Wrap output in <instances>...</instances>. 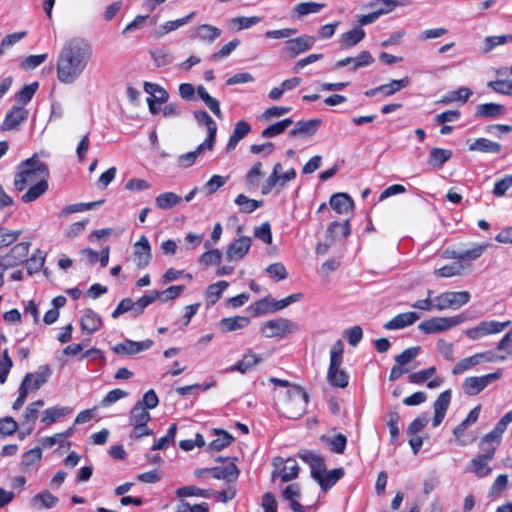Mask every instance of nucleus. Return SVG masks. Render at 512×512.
Wrapping results in <instances>:
<instances>
[{"label":"nucleus","mask_w":512,"mask_h":512,"mask_svg":"<svg viewBox=\"0 0 512 512\" xmlns=\"http://www.w3.org/2000/svg\"><path fill=\"white\" fill-rule=\"evenodd\" d=\"M300 458L309 465L312 478L318 482L325 474L324 458L309 451L301 453Z\"/></svg>","instance_id":"17"},{"label":"nucleus","mask_w":512,"mask_h":512,"mask_svg":"<svg viewBox=\"0 0 512 512\" xmlns=\"http://www.w3.org/2000/svg\"><path fill=\"white\" fill-rule=\"evenodd\" d=\"M71 412V409L69 407H59L54 406L51 408L46 409L43 412V416L41 418V423L45 426H49L56 422L58 419L64 417L65 415L69 414Z\"/></svg>","instance_id":"45"},{"label":"nucleus","mask_w":512,"mask_h":512,"mask_svg":"<svg viewBox=\"0 0 512 512\" xmlns=\"http://www.w3.org/2000/svg\"><path fill=\"white\" fill-rule=\"evenodd\" d=\"M400 416L396 410H390L388 412V421L387 426L390 433V442L392 444L396 443L399 437V424Z\"/></svg>","instance_id":"58"},{"label":"nucleus","mask_w":512,"mask_h":512,"mask_svg":"<svg viewBox=\"0 0 512 512\" xmlns=\"http://www.w3.org/2000/svg\"><path fill=\"white\" fill-rule=\"evenodd\" d=\"M344 345L337 340L330 349V364L327 371V381L330 385L338 388L348 386V374L341 368L343 360Z\"/></svg>","instance_id":"3"},{"label":"nucleus","mask_w":512,"mask_h":512,"mask_svg":"<svg viewBox=\"0 0 512 512\" xmlns=\"http://www.w3.org/2000/svg\"><path fill=\"white\" fill-rule=\"evenodd\" d=\"M512 42V34L499 35V36H487L483 40V52L488 53L497 46H501Z\"/></svg>","instance_id":"52"},{"label":"nucleus","mask_w":512,"mask_h":512,"mask_svg":"<svg viewBox=\"0 0 512 512\" xmlns=\"http://www.w3.org/2000/svg\"><path fill=\"white\" fill-rule=\"evenodd\" d=\"M330 206L339 214H346L353 209L352 198L346 193H336L330 198Z\"/></svg>","instance_id":"31"},{"label":"nucleus","mask_w":512,"mask_h":512,"mask_svg":"<svg viewBox=\"0 0 512 512\" xmlns=\"http://www.w3.org/2000/svg\"><path fill=\"white\" fill-rule=\"evenodd\" d=\"M325 7L323 3L316 2H302L294 7V13L298 18H302L308 14L318 13Z\"/></svg>","instance_id":"53"},{"label":"nucleus","mask_w":512,"mask_h":512,"mask_svg":"<svg viewBox=\"0 0 512 512\" xmlns=\"http://www.w3.org/2000/svg\"><path fill=\"white\" fill-rule=\"evenodd\" d=\"M343 475V468L332 469L329 472L325 471V474H323L321 479L318 481V484L324 491H327L334 486L336 482L343 477Z\"/></svg>","instance_id":"50"},{"label":"nucleus","mask_w":512,"mask_h":512,"mask_svg":"<svg viewBox=\"0 0 512 512\" xmlns=\"http://www.w3.org/2000/svg\"><path fill=\"white\" fill-rule=\"evenodd\" d=\"M468 149L469 151L498 154L501 151V145L487 138H477L469 144Z\"/></svg>","instance_id":"30"},{"label":"nucleus","mask_w":512,"mask_h":512,"mask_svg":"<svg viewBox=\"0 0 512 512\" xmlns=\"http://www.w3.org/2000/svg\"><path fill=\"white\" fill-rule=\"evenodd\" d=\"M229 286L227 281L221 280L217 283L211 284L206 290V298L210 305H214L222 296V293Z\"/></svg>","instance_id":"51"},{"label":"nucleus","mask_w":512,"mask_h":512,"mask_svg":"<svg viewBox=\"0 0 512 512\" xmlns=\"http://www.w3.org/2000/svg\"><path fill=\"white\" fill-rule=\"evenodd\" d=\"M235 203L240 206V211L242 213H252L263 205V201L250 199L243 194H239L236 197Z\"/></svg>","instance_id":"57"},{"label":"nucleus","mask_w":512,"mask_h":512,"mask_svg":"<svg viewBox=\"0 0 512 512\" xmlns=\"http://www.w3.org/2000/svg\"><path fill=\"white\" fill-rule=\"evenodd\" d=\"M315 43V38L309 35H302L290 39V56H296L309 50Z\"/></svg>","instance_id":"36"},{"label":"nucleus","mask_w":512,"mask_h":512,"mask_svg":"<svg viewBox=\"0 0 512 512\" xmlns=\"http://www.w3.org/2000/svg\"><path fill=\"white\" fill-rule=\"evenodd\" d=\"M463 314L450 317H432L419 324V329L425 334H436L454 328L466 321Z\"/></svg>","instance_id":"5"},{"label":"nucleus","mask_w":512,"mask_h":512,"mask_svg":"<svg viewBox=\"0 0 512 512\" xmlns=\"http://www.w3.org/2000/svg\"><path fill=\"white\" fill-rule=\"evenodd\" d=\"M420 315L416 312H405L396 315L390 321L384 324L386 330H399L414 324Z\"/></svg>","instance_id":"23"},{"label":"nucleus","mask_w":512,"mask_h":512,"mask_svg":"<svg viewBox=\"0 0 512 512\" xmlns=\"http://www.w3.org/2000/svg\"><path fill=\"white\" fill-rule=\"evenodd\" d=\"M38 86V82H33L29 85L23 86L16 95L18 102L21 103L22 106L30 102L36 93Z\"/></svg>","instance_id":"59"},{"label":"nucleus","mask_w":512,"mask_h":512,"mask_svg":"<svg viewBox=\"0 0 512 512\" xmlns=\"http://www.w3.org/2000/svg\"><path fill=\"white\" fill-rule=\"evenodd\" d=\"M511 324L510 321L498 322V321H482L475 327L465 330V335L470 340H479L484 336L497 334L502 332L506 327Z\"/></svg>","instance_id":"9"},{"label":"nucleus","mask_w":512,"mask_h":512,"mask_svg":"<svg viewBox=\"0 0 512 512\" xmlns=\"http://www.w3.org/2000/svg\"><path fill=\"white\" fill-rule=\"evenodd\" d=\"M93 56V47L82 37L66 41L56 61L57 79L62 84H73L86 70Z\"/></svg>","instance_id":"1"},{"label":"nucleus","mask_w":512,"mask_h":512,"mask_svg":"<svg viewBox=\"0 0 512 512\" xmlns=\"http://www.w3.org/2000/svg\"><path fill=\"white\" fill-rule=\"evenodd\" d=\"M215 432L218 437L209 444V449L211 451L219 452L231 444L233 437L223 430H215Z\"/></svg>","instance_id":"56"},{"label":"nucleus","mask_w":512,"mask_h":512,"mask_svg":"<svg viewBox=\"0 0 512 512\" xmlns=\"http://www.w3.org/2000/svg\"><path fill=\"white\" fill-rule=\"evenodd\" d=\"M29 116V111L23 106L14 105L6 113L5 118L1 124L3 131L17 130L19 126L24 123Z\"/></svg>","instance_id":"11"},{"label":"nucleus","mask_w":512,"mask_h":512,"mask_svg":"<svg viewBox=\"0 0 512 512\" xmlns=\"http://www.w3.org/2000/svg\"><path fill=\"white\" fill-rule=\"evenodd\" d=\"M152 345L153 341L151 339L139 342L126 339L123 342L116 344L112 350L118 355H135L139 352L150 349Z\"/></svg>","instance_id":"14"},{"label":"nucleus","mask_w":512,"mask_h":512,"mask_svg":"<svg viewBox=\"0 0 512 512\" xmlns=\"http://www.w3.org/2000/svg\"><path fill=\"white\" fill-rule=\"evenodd\" d=\"M286 307H288V297H285L281 300H275L267 296L255 302L254 311L256 315H265L269 313H275Z\"/></svg>","instance_id":"16"},{"label":"nucleus","mask_w":512,"mask_h":512,"mask_svg":"<svg viewBox=\"0 0 512 512\" xmlns=\"http://www.w3.org/2000/svg\"><path fill=\"white\" fill-rule=\"evenodd\" d=\"M298 496V492L295 490L293 485H290V509L293 512H315L313 504H305L302 505L298 501L295 500V497Z\"/></svg>","instance_id":"60"},{"label":"nucleus","mask_w":512,"mask_h":512,"mask_svg":"<svg viewBox=\"0 0 512 512\" xmlns=\"http://www.w3.org/2000/svg\"><path fill=\"white\" fill-rule=\"evenodd\" d=\"M209 470L214 479L225 480L228 483L235 482L240 474L238 467L234 463L224 467H211Z\"/></svg>","instance_id":"26"},{"label":"nucleus","mask_w":512,"mask_h":512,"mask_svg":"<svg viewBox=\"0 0 512 512\" xmlns=\"http://www.w3.org/2000/svg\"><path fill=\"white\" fill-rule=\"evenodd\" d=\"M309 395L301 386L290 384V405L293 406L290 411V419H297L307 411Z\"/></svg>","instance_id":"10"},{"label":"nucleus","mask_w":512,"mask_h":512,"mask_svg":"<svg viewBox=\"0 0 512 512\" xmlns=\"http://www.w3.org/2000/svg\"><path fill=\"white\" fill-rule=\"evenodd\" d=\"M471 294L468 291H447L434 297V307L437 311L459 309L470 301Z\"/></svg>","instance_id":"6"},{"label":"nucleus","mask_w":512,"mask_h":512,"mask_svg":"<svg viewBox=\"0 0 512 512\" xmlns=\"http://www.w3.org/2000/svg\"><path fill=\"white\" fill-rule=\"evenodd\" d=\"M195 14V12H191L183 18L165 22L164 24L159 26L158 30L156 31V36L159 38L166 35L169 32H172L180 28L181 26L190 22L195 17Z\"/></svg>","instance_id":"43"},{"label":"nucleus","mask_w":512,"mask_h":512,"mask_svg":"<svg viewBox=\"0 0 512 512\" xmlns=\"http://www.w3.org/2000/svg\"><path fill=\"white\" fill-rule=\"evenodd\" d=\"M260 332L267 338L283 339L288 335V320L277 318L266 321Z\"/></svg>","instance_id":"13"},{"label":"nucleus","mask_w":512,"mask_h":512,"mask_svg":"<svg viewBox=\"0 0 512 512\" xmlns=\"http://www.w3.org/2000/svg\"><path fill=\"white\" fill-rule=\"evenodd\" d=\"M452 157V151L449 149L433 148L429 153V164L434 168L441 167Z\"/></svg>","instance_id":"46"},{"label":"nucleus","mask_w":512,"mask_h":512,"mask_svg":"<svg viewBox=\"0 0 512 512\" xmlns=\"http://www.w3.org/2000/svg\"><path fill=\"white\" fill-rule=\"evenodd\" d=\"M156 67H165L174 61V56L169 48L159 47L149 51Z\"/></svg>","instance_id":"38"},{"label":"nucleus","mask_w":512,"mask_h":512,"mask_svg":"<svg viewBox=\"0 0 512 512\" xmlns=\"http://www.w3.org/2000/svg\"><path fill=\"white\" fill-rule=\"evenodd\" d=\"M491 460V454H479L477 457L471 460L470 466L466 471L473 472L478 478L485 477L492 471L491 467L488 465L489 461Z\"/></svg>","instance_id":"27"},{"label":"nucleus","mask_w":512,"mask_h":512,"mask_svg":"<svg viewBox=\"0 0 512 512\" xmlns=\"http://www.w3.org/2000/svg\"><path fill=\"white\" fill-rule=\"evenodd\" d=\"M283 167L280 163L275 164L272 173L266 179L262 186L261 193L268 194L273 188L280 186L283 187L288 181V172H282Z\"/></svg>","instance_id":"20"},{"label":"nucleus","mask_w":512,"mask_h":512,"mask_svg":"<svg viewBox=\"0 0 512 512\" xmlns=\"http://www.w3.org/2000/svg\"><path fill=\"white\" fill-rule=\"evenodd\" d=\"M261 357L257 354H254L251 351H248L244 354L242 360L238 361L236 364L232 365L228 368V371H238L242 374L250 371L255 365H257L261 361Z\"/></svg>","instance_id":"34"},{"label":"nucleus","mask_w":512,"mask_h":512,"mask_svg":"<svg viewBox=\"0 0 512 512\" xmlns=\"http://www.w3.org/2000/svg\"><path fill=\"white\" fill-rule=\"evenodd\" d=\"M408 84H409L408 77H404L399 80H392L388 84L380 85V86H378V89H380V92L385 97H389V96L395 94L396 92L402 90L403 88L407 87Z\"/></svg>","instance_id":"55"},{"label":"nucleus","mask_w":512,"mask_h":512,"mask_svg":"<svg viewBox=\"0 0 512 512\" xmlns=\"http://www.w3.org/2000/svg\"><path fill=\"white\" fill-rule=\"evenodd\" d=\"M488 247V243L475 244L470 249L461 252H453L452 258L458 260H476L486 251Z\"/></svg>","instance_id":"41"},{"label":"nucleus","mask_w":512,"mask_h":512,"mask_svg":"<svg viewBox=\"0 0 512 512\" xmlns=\"http://www.w3.org/2000/svg\"><path fill=\"white\" fill-rule=\"evenodd\" d=\"M221 35V29L210 24H201L194 28L191 38L211 44Z\"/></svg>","instance_id":"21"},{"label":"nucleus","mask_w":512,"mask_h":512,"mask_svg":"<svg viewBox=\"0 0 512 512\" xmlns=\"http://www.w3.org/2000/svg\"><path fill=\"white\" fill-rule=\"evenodd\" d=\"M52 371L48 365H43L39 367V370L35 373H27L21 384H24V387L29 391V389L33 391H37L40 387L47 382L48 378L51 376Z\"/></svg>","instance_id":"15"},{"label":"nucleus","mask_w":512,"mask_h":512,"mask_svg":"<svg viewBox=\"0 0 512 512\" xmlns=\"http://www.w3.org/2000/svg\"><path fill=\"white\" fill-rule=\"evenodd\" d=\"M214 145H207V142H202L194 151H190L188 153L182 154L178 157V164L182 167H190L192 166L197 157L203 153L205 150L211 151Z\"/></svg>","instance_id":"40"},{"label":"nucleus","mask_w":512,"mask_h":512,"mask_svg":"<svg viewBox=\"0 0 512 512\" xmlns=\"http://www.w3.org/2000/svg\"><path fill=\"white\" fill-rule=\"evenodd\" d=\"M158 297H160V292L153 290L150 294L140 297L137 301H133V316L138 317L141 315L145 308L152 304Z\"/></svg>","instance_id":"49"},{"label":"nucleus","mask_w":512,"mask_h":512,"mask_svg":"<svg viewBox=\"0 0 512 512\" xmlns=\"http://www.w3.org/2000/svg\"><path fill=\"white\" fill-rule=\"evenodd\" d=\"M58 501L59 499L48 490L36 494L30 500L32 507L36 510L51 509L56 506Z\"/></svg>","instance_id":"32"},{"label":"nucleus","mask_w":512,"mask_h":512,"mask_svg":"<svg viewBox=\"0 0 512 512\" xmlns=\"http://www.w3.org/2000/svg\"><path fill=\"white\" fill-rule=\"evenodd\" d=\"M194 118L198 125L204 126L207 128L208 136L204 140V142H207V145H214L216 140V133H217V124L212 119V117L204 110H196L193 113Z\"/></svg>","instance_id":"19"},{"label":"nucleus","mask_w":512,"mask_h":512,"mask_svg":"<svg viewBox=\"0 0 512 512\" xmlns=\"http://www.w3.org/2000/svg\"><path fill=\"white\" fill-rule=\"evenodd\" d=\"M451 397L452 393L450 389L443 391L434 402V412H441L446 414V411L451 402Z\"/></svg>","instance_id":"63"},{"label":"nucleus","mask_w":512,"mask_h":512,"mask_svg":"<svg viewBox=\"0 0 512 512\" xmlns=\"http://www.w3.org/2000/svg\"><path fill=\"white\" fill-rule=\"evenodd\" d=\"M251 130V126L244 120L238 121L232 131V134L227 143V152L235 149L236 145L242 140Z\"/></svg>","instance_id":"29"},{"label":"nucleus","mask_w":512,"mask_h":512,"mask_svg":"<svg viewBox=\"0 0 512 512\" xmlns=\"http://www.w3.org/2000/svg\"><path fill=\"white\" fill-rule=\"evenodd\" d=\"M501 439L502 435L497 433L495 429L486 434L479 443V447L482 451L480 455L491 454V459H493L495 451L501 443Z\"/></svg>","instance_id":"28"},{"label":"nucleus","mask_w":512,"mask_h":512,"mask_svg":"<svg viewBox=\"0 0 512 512\" xmlns=\"http://www.w3.org/2000/svg\"><path fill=\"white\" fill-rule=\"evenodd\" d=\"M100 315L93 309H86L81 316L80 327L84 333L93 334L102 326Z\"/></svg>","instance_id":"22"},{"label":"nucleus","mask_w":512,"mask_h":512,"mask_svg":"<svg viewBox=\"0 0 512 512\" xmlns=\"http://www.w3.org/2000/svg\"><path fill=\"white\" fill-rule=\"evenodd\" d=\"M506 356L497 355L494 351L488 350L473 354L469 357L461 359L452 369L453 375H460L464 372L474 368L475 366L486 362L503 361Z\"/></svg>","instance_id":"7"},{"label":"nucleus","mask_w":512,"mask_h":512,"mask_svg":"<svg viewBox=\"0 0 512 512\" xmlns=\"http://www.w3.org/2000/svg\"><path fill=\"white\" fill-rule=\"evenodd\" d=\"M463 269H464V266L461 263H453L450 265H445L439 269H436L435 274L438 277L449 278V277L461 275Z\"/></svg>","instance_id":"61"},{"label":"nucleus","mask_w":512,"mask_h":512,"mask_svg":"<svg viewBox=\"0 0 512 512\" xmlns=\"http://www.w3.org/2000/svg\"><path fill=\"white\" fill-rule=\"evenodd\" d=\"M44 401L43 400H37L32 403H30L25 410V413L23 415V425H28V433H31V431L34 428L36 419L38 417L39 409L43 407Z\"/></svg>","instance_id":"42"},{"label":"nucleus","mask_w":512,"mask_h":512,"mask_svg":"<svg viewBox=\"0 0 512 512\" xmlns=\"http://www.w3.org/2000/svg\"><path fill=\"white\" fill-rule=\"evenodd\" d=\"M365 37V31L361 27H356L341 35V45L350 48L357 45Z\"/></svg>","instance_id":"47"},{"label":"nucleus","mask_w":512,"mask_h":512,"mask_svg":"<svg viewBox=\"0 0 512 512\" xmlns=\"http://www.w3.org/2000/svg\"><path fill=\"white\" fill-rule=\"evenodd\" d=\"M250 320L248 317L235 316L229 318H223L219 323V328L222 332H231L242 329L249 324Z\"/></svg>","instance_id":"39"},{"label":"nucleus","mask_w":512,"mask_h":512,"mask_svg":"<svg viewBox=\"0 0 512 512\" xmlns=\"http://www.w3.org/2000/svg\"><path fill=\"white\" fill-rule=\"evenodd\" d=\"M251 246L250 237H240L232 242L226 250V258L229 261L241 260L249 251Z\"/></svg>","instance_id":"18"},{"label":"nucleus","mask_w":512,"mask_h":512,"mask_svg":"<svg viewBox=\"0 0 512 512\" xmlns=\"http://www.w3.org/2000/svg\"><path fill=\"white\" fill-rule=\"evenodd\" d=\"M182 202V198L174 192H164L156 196L155 204L159 209L168 210Z\"/></svg>","instance_id":"44"},{"label":"nucleus","mask_w":512,"mask_h":512,"mask_svg":"<svg viewBox=\"0 0 512 512\" xmlns=\"http://www.w3.org/2000/svg\"><path fill=\"white\" fill-rule=\"evenodd\" d=\"M502 375V370L498 369L493 373H489L483 376L467 377L462 384L463 391L466 395L475 396L482 392L493 381L500 379Z\"/></svg>","instance_id":"8"},{"label":"nucleus","mask_w":512,"mask_h":512,"mask_svg":"<svg viewBox=\"0 0 512 512\" xmlns=\"http://www.w3.org/2000/svg\"><path fill=\"white\" fill-rule=\"evenodd\" d=\"M48 190L47 180H40L37 183L31 185L25 194L22 195L21 199L25 203H30L38 199Z\"/></svg>","instance_id":"48"},{"label":"nucleus","mask_w":512,"mask_h":512,"mask_svg":"<svg viewBox=\"0 0 512 512\" xmlns=\"http://www.w3.org/2000/svg\"><path fill=\"white\" fill-rule=\"evenodd\" d=\"M221 260L222 253L219 249H211L209 251H206L199 258V262L204 264L205 266L218 265L221 262Z\"/></svg>","instance_id":"64"},{"label":"nucleus","mask_w":512,"mask_h":512,"mask_svg":"<svg viewBox=\"0 0 512 512\" xmlns=\"http://www.w3.org/2000/svg\"><path fill=\"white\" fill-rule=\"evenodd\" d=\"M505 112V107L497 103H484L476 107L477 118H498Z\"/></svg>","instance_id":"33"},{"label":"nucleus","mask_w":512,"mask_h":512,"mask_svg":"<svg viewBox=\"0 0 512 512\" xmlns=\"http://www.w3.org/2000/svg\"><path fill=\"white\" fill-rule=\"evenodd\" d=\"M42 450L40 447H35L25 452L22 456L21 465L24 468L30 467L41 460Z\"/></svg>","instance_id":"62"},{"label":"nucleus","mask_w":512,"mask_h":512,"mask_svg":"<svg viewBox=\"0 0 512 512\" xmlns=\"http://www.w3.org/2000/svg\"><path fill=\"white\" fill-rule=\"evenodd\" d=\"M48 176L49 171L46 164L34 155L20 165V171L15 176L14 185L18 191H22L27 185H33L40 180H47Z\"/></svg>","instance_id":"2"},{"label":"nucleus","mask_w":512,"mask_h":512,"mask_svg":"<svg viewBox=\"0 0 512 512\" xmlns=\"http://www.w3.org/2000/svg\"><path fill=\"white\" fill-rule=\"evenodd\" d=\"M30 244L27 242H21L12 247L10 252L5 256V265L9 267L17 266L22 263L28 253H29Z\"/></svg>","instance_id":"25"},{"label":"nucleus","mask_w":512,"mask_h":512,"mask_svg":"<svg viewBox=\"0 0 512 512\" xmlns=\"http://www.w3.org/2000/svg\"><path fill=\"white\" fill-rule=\"evenodd\" d=\"M321 123L322 121L320 119L299 121L295 124L294 128L290 130V136L311 137L316 133Z\"/></svg>","instance_id":"24"},{"label":"nucleus","mask_w":512,"mask_h":512,"mask_svg":"<svg viewBox=\"0 0 512 512\" xmlns=\"http://www.w3.org/2000/svg\"><path fill=\"white\" fill-rule=\"evenodd\" d=\"M472 95V91L467 87H460L457 90L451 91L446 94L441 100V103H450L455 101H460L462 103H466L469 97Z\"/></svg>","instance_id":"54"},{"label":"nucleus","mask_w":512,"mask_h":512,"mask_svg":"<svg viewBox=\"0 0 512 512\" xmlns=\"http://www.w3.org/2000/svg\"><path fill=\"white\" fill-rule=\"evenodd\" d=\"M350 234V225L348 221L339 223L337 221L332 222L326 231V238L330 240V243H334L336 240L346 238Z\"/></svg>","instance_id":"35"},{"label":"nucleus","mask_w":512,"mask_h":512,"mask_svg":"<svg viewBox=\"0 0 512 512\" xmlns=\"http://www.w3.org/2000/svg\"><path fill=\"white\" fill-rule=\"evenodd\" d=\"M150 419V413L140 404L136 403L129 414V425L133 427L131 437L139 439L144 436L152 435L153 431L147 427Z\"/></svg>","instance_id":"4"},{"label":"nucleus","mask_w":512,"mask_h":512,"mask_svg":"<svg viewBox=\"0 0 512 512\" xmlns=\"http://www.w3.org/2000/svg\"><path fill=\"white\" fill-rule=\"evenodd\" d=\"M197 94L201 98V100L205 103V105L209 108V110L220 120L223 119V113L220 109V102L212 97L204 86L199 85L197 87Z\"/></svg>","instance_id":"37"},{"label":"nucleus","mask_w":512,"mask_h":512,"mask_svg":"<svg viewBox=\"0 0 512 512\" xmlns=\"http://www.w3.org/2000/svg\"><path fill=\"white\" fill-rule=\"evenodd\" d=\"M152 258L151 246L144 235L133 246V261L138 268H145Z\"/></svg>","instance_id":"12"}]
</instances>
